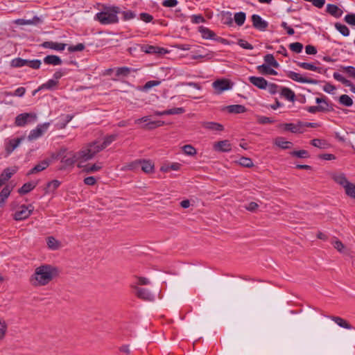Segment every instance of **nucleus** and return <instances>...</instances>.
Returning a JSON list of instances; mask_svg holds the SVG:
<instances>
[{
	"label": "nucleus",
	"instance_id": "nucleus-22",
	"mask_svg": "<svg viewBox=\"0 0 355 355\" xmlns=\"http://www.w3.org/2000/svg\"><path fill=\"white\" fill-rule=\"evenodd\" d=\"M141 166L140 168L142 171L146 173H152L154 172V163L150 160L147 159H140Z\"/></svg>",
	"mask_w": 355,
	"mask_h": 355
},
{
	"label": "nucleus",
	"instance_id": "nucleus-29",
	"mask_svg": "<svg viewBox=\"0 0 355 355\" xmlns=\"http://www.w3.org/2000/svg\"><path fill=\"white\" fill-rule=\"evenodd\" d=\"M199 31L201 33L202 37L207 40H214L216 36V33L208 28L200 26Z\"/></svg>",
	"mask_w": 355,
	"mask_h": 355
},
{
	"label": "nucleus",
	"instance_id": "nucleus-14",
	"mask_svg": "<svg viewBox=\"0 0 355 355\" xmlns=\"http://www.w3.org/2000/svg\"><path fill=\"white\" fill-rule=\"evenodd\" d=\"M202 127L214 132H222L224 130V126L222 124L213 121L202 122Z\"/></svg>",
	"mask_w": 355,
	"mask_h": 355
},
{
	"label": "nucleus",
	"instance_id": "nucleus-32",
	"mask_svg": "<svg viewBox=\"0 0 355 355\" xmlns=\"http://www.w3.org/2000/svg\"><path fill=\"white\" fill-rule=\"evenodd\" d=\"M274 144L282 149H288L291 147L293 144L291 141H286L282 137L275 138Z\"/></svg>",
	"mask_w": 355,
	"mask_h": 355
},
{
	"label": "nucleus",
	"instance_id": "nucleus-64",
	"mask_svg": "<svg viewBox=\"0 0 355 355\" xmlns=\"http://www.w3.org/2000/svg\"><path fill=\"white\" fill-rule=\"evenodd\" d=\"M140 19L144 22L149 23L153 21V17L147 12H141L140 14Z\"/></svg>",
	"mask_w": 355,
	"mask_h": 355
},
{
	"label": "nucleus",
	"instance_id": "nucleus-9",
	"mask_svg": "<svg viewBox=\"0 0 355 355\" xmlns=\"http://www.w3.org/2000/svg\"><path fill=\"white\" fill-rule=\"evenodd\" d=\"M286 76L288 78H291V80L300 83H309V84H313L316 85L319 83L318 80L302 77L300 76V73H297L295 71H288L286 72Z\"/></svg>",
	"mask_w": 355,
	"mask_h": 355
},
{
	"label": "nucleus",
	"instance_id": "nucleus-47",
	"mask_svg": "<svg viewBox=\"0 0 355 355\" xmlns=\"http://www.w3.org/2000/svg\"><path fill=\"white\" fill-rule=\"evenodd\" d=\"M311 144L315 147L319 148H326L328 144L327 142L324 139H313L311 141Z\"/></svg>",
	"mask_w": 355,
	"mask_h": 355
},
{
	"label": "nucleus",
	"instance_id": "nucleus-33",
	"mask_svg": "<svg viewBox=\"0 0 355 355\" xmlns=\"http://www.w3.org/2000/svg\"><path fill=\"white\" fill-rule=\"evenodd\" d=\"M44 63L47 64H52L54 66L60 65L62 64V60L60 57L54 55H47L44 58Z\"/></svg>",
	"mask_w": 355,
	"mask_h": 355
},
{
	"label": "nucleus",
	"instance_id": "nucleus-23",
	"mask_svg": "<svg viewBox=\"0 0 355 355\" xmlns=\"http://www.w3.org/2000/svg\"><path fill=\"white\" fill-rule=\"evenodd\" d=\"M44 48H48L55 51H63L65 49L66 44L63 43H58L51 41L44 42L42 44Z\"/></svg>",
	"mask_w": 355,
	"mask_h": 355
},
{
	"label": "nucleus",
	"instance_id": "nucleus-44",
	"mask_svg": "<svg viewBox=\"0 0 355 355\" xmlns=\"http://www.w3.org/2000/svg\"><path fill=\"white\" fill-rule=\"evenodd\" d=\"M290 155L298 158H309L310 157L309 153L306 150H293L290 153Z\"/></svg>",
	"mask_w": 355,
	"mask_h": 355
},
{
	"label": "nucleus",
	"instance_id": "nucleus-40",
	"mask_svg": "<svg viewBox=\"0 0 355 355\" xmlns=\"http://www.w3.org/2000/svg\"><path fill=\"white\" fill-rule=\"evenodd\" d=\"M264 61L266 62L267 65L271 66L274 68H278L279 67V64L275 59L272 54H266L264 56Z\"/></svg>",
	"mask_w": 355,
	"mask_h": 355
},
{
	"label": "nucleus",
	"instance_id": "nucleus-34",
	"mask_svg": "<svg viewBox=\"0 0 355 355\" xmlns=\"http://www.w3.org/2000/svg\"><path fill=\"white\" fill-rule=\"evenodd\" d=\"M12 188L9 186H6L0 192V207H3L7 198L10 194Z\"/></svg>",
	"mask_w": 355,
	"mask_h": 355
},
{
	"label": "nucleus",
	"instance_id": "nucleus-20",
	"mask_svg": "<svg viewBox=\"0 0 355 355\" xmlns=\"http://www.w3.org/2000/svg\"><path fill=\"white\" fill-rule=\"evenodd\" d=\"M135 290V295L144 300H150L152 298L151 294L148 292L146 288H140L137 286H134Z\"/></svg>",
	"mask_w": 355,
	"mask_h": 355
},
{
	"label": "nucleus",
	"instance_id": "nucleus-31",
	"mask_svg": "<svg viewBox=\"0 0 355 355\" xmlns=\"http://www.w3.org/2000/svg\"><path fill=\"white\" fill-rule=\"evenodd\" d=\"M281 96L291 102H294L295 100V94L294 92L288 87H282Z\"/></svg>",
	"mask_w": 355,
	"mask_h": 355
},
{
	"label": "nucleus",
	"instance_id": "nucleus-45",
	"mask_svg": "<svg viewBox=\"0 0 355 355\" xmlns=\"http://www.w3.org/2000/svg\"><path fill=\"white\" fill-rule=\"evenodd\" d=\"M238 163L239 165L249 168L254 166L252 159L246 157H241L238 161Z\"/></svg>",
	"mask_w": 355,
	"mask_h": 355
},
{
	"label": "nucleus",
	"instance_id": "nucleus-52",
	"mask_svg": "<svg viewBox=\"0 0 355 355\" xmlns=\"http://www.w3.org/2000/svg\"><path fill=\"white\" fill-rule=\"evenodd\" d=\"M289 49L296 53H300L303 49V44L297 42H293L289 44Z\"/></svg>",
	"mask_w": 355,
	"mask_h": 355
},
{
	"label": "nucleus",
	"instance_id": "nucleus-51",
	"mask_svg": "<svg viewBox=\"0 0 355 355\" xmlns=\"http://www.w3.org/2000/svg\"><path fill=\"white\" fill-rule=\"evenodd\" d=\"M181 166H182L181 164L175 162V163H172L171 164H170L166 167L162 166L161 171H164V172H168L171 170L178 171L180 169Z\"/></svg>",
	"mask_w": 355,
	"mask_h": 355
},
{
	"label": "nucleus",
	"instance_id": "nucleus-8",
	"mask_svg": "<svg viewBox=\"0 0 355 355\" xmlns=\"http://www.w3.org/2000/svg\"><path fill=\"white\" fill-rule=\"evenodd\" d=\"M33 211V207L31 205L28 206L21 205L19 210L14 214V219L16 220H22L28 218Z\"/></svg>",
	"mask_w": 355,
	"mask_h": 355
},
{
	"label": "nucleus",
	"instance_id": "nucleus-19",
	"mask_svg": "<svg viewBox=\"0 0 355 355\" xmlns=\"http://www.w3.org/2000/svg\"><path fill=\"white\" fill-rule=\"evenodd\" d=\"M96 19L102 24H109L111 23V9L104 12H100L96 14Z\"/></svg>",
	"mask_w": 355,
	"mask_h": 355
},
{
	"label": "nucleus",
	"instance_id": "nucleus-30",
	"mask_svg": "<svg viewBox=\"0 0 355 355\" xmlns=\"http://www.w3.org/2000/svg\"><path fill=\"white\" fill-rule=\"evenodd\" d=\"M221 17V22L223 24L227 25L229 26H233V18L232 17V13L229 11H222L220 12Z\"/></svg>",
	"mask_w": 355,
	"mask_h": 355
},
{
	"label": "nucleus",
	"instance_id": "nucleus-28",
	"mask_svg": "<svg viewBox=\"0 0 355 355\" xmlns=\"http://www.w3.org/2000/svg\"><path fill=\"white\" fill-rule=\"evenodd\" d=\"M333 76H334V79H336L338 81L341 82L345 86L349 87L350 90L352 92L353 88L355 87V85L350 80L346 79L345 77H343L339 73L334 72Z\"/></svg>",
	"mask_w": 355,
	"mask_h": 355
},
{
	"label": "nucleus",
	"instance_id": "nucleus-59",
	"mask_svg": "<svg viewBox=\"0 0 355 355\" xmlns=\"http://www.w3.org/2000/svg\"><path fill=\"white\" fill-rule=\"evenodd\" d=\"M101 167L102 166L100 164H94L91 166H86L84 168V171L87 173H94L100 170Z\"/></svg>",
	"mask_w": 355,
	"mask_h": 355
},
{
	"label": "nucleus",
	"instance_id": "nucleus-42",
	"mask_svg": "<svg viewBox=\"0 0 355 355\" xmlns=\"http://www.w3.org/2000/svg\"><path fill=\"white\" fill-rule=\"evenodd\" d=\"M246 19V15L244 12H239L235 13L234 19L235 21V23L239 26H241L243 25L245 23Z\"/></svg>",
	"mask_w": 355,
	"mask_h": 355
},
{
	"label": "nucleus",
	"instance_id": "nucleus-35",
	"mask_svg": "<svg viewBox=\"0 0 355 355\" xmlns=\"http://www.w3.org/2000/svg\"><path fill=\"white\" fill-rule=\"evenodd\" d=\"M58 81L55 80H49L46 83L42 84L37 90H35L33 95H35L39 90L42 89H52L57 87Z\"/></svg>",
	"mask_w": 355,
	"mask_h": 355
},
{
	"label": "nucleus",
	"instance_id": "nucleus-58",
	"mask_svg": "<svg viewBox=\"0 0 355 355\" xmlns=\"http://www.w3.org/2000/svg\"><path fill=\"white\" fill-rule=\"evenodd\" d=\"M122 15V18L124 21L130 20L135 17V14L131 10L120 11Z\"/></svg>",
	"mask_w": 355,
	"mask_h": 355
},
{
	"label": "nucleus",
	"instance_id": "nucleus-55",
	"mask_svg": "<svg viewBox=\"0 0 355 355\" xmlns=\"http://www.w3.org/2000/svg\"><path fill=\"white\" fill-rule=\"evenodd\" d=\"M343 71L347 73V75L352 78L355 79V67L353 66H347L341 67Z\"/></svg>",
	"mask_w": 355,
	"mask_h": 355
},
{
	"label": "nucleus",
	"instance_id": "nucleus-2",
	"mask_svg": "<svg viewBox=\"0 0 355 355\" xmlns=\"http://www.w3.org/2000/svg\"><path fill=\"white\" fill-rule=\"evenodd\" d=\"M108 144L109 141L107 140L103 142L99 141H94L85 144L79 151L76 152L78 159V166L79 168H82V163L92 159L98 152L103 150Z\"/></svg>",
	"mask_w": 355,
	"mask_h": 355
},
{
	"label": "nucleus",
	"instance_id": "nucleus-61",
	"mask_svg": "<svg viewBox=\"0 0 355 355\" xmlns=\"http://www.w3.org/2000/svg\"><path fill=\"white\" fill-rule=\"evenodd\" d=\"M344 20L351 26H355V14L350 13L345 15Z\"/></svg>",
	"mask_w": 355,
	"mask_h": 355
},
{
	"label": "nucleus",
	"instance_id": "nucleus-36",
	"mask_svg": "<svg viewBox=\"0 0 355 355\" xmlns=\"http://www.w3.org/2000/svg\"><path fill=\"white\" fill-rule=\"evenodd\" d=\"M333 179L337 184H340L343 188H345L347 184L349 183L344 173L336 175L333 177Z\"/></svg>",
	"mask_w": 355,
	"mask_h": 355
},
{
	"label": "nucleus",
	"instance_id": "nucleus-16",
	"mask_svg": "<svg viewBox=\"0 0 355 355\" xmlns=\"http://www.w3.org/2000/svg\"><path fill=\"white\" fill-rule=\"evenodd\" d=\"M24 139V137H19L17 139H10L6 144V151L8 155L10 154L14 151L20 144V143Z\"/></svg>",
	"mask_w": 355,
	"mask_h": 355
},
{
	"label": "nucleus",
	"instance_id": "nucleus-15",
	"mask_svg": "<svg viewBox=\"0 0 355 355\" xmlns=\"http://www.w3.org/2000/svg\"><path fill=\"white\" fill-rule=\"evenodd\" d=\"M141 49L143 52L148 54H162L166 52L164 48L148 44L143 45Z\"/></svg>",
	"mask_w": 355,
	"mask_h": 355
},
{
	"label": "nucleus",
	"instance_id": "nucleus-27",
	"mask_svg": "<svg viewBox=\"0 0 355 355\" xmlns=\"http://www.w3.org/2000/svg\"><path fill=\"white\" fill-rule=\"evenodd\" d=\"M271 66H268L266 64H263L261 65H259L257 67L259 73L262 75H277V72L270 67Z\"/></svg>",
	"mask_w": 355,
	"mask_h": 355
},
{
	"label": "nucleus",
	"instance_id": "nucleus-25",
	"mask_svg": "<svg viewBox=\"0 0 355 355\" xmlns=\"http://www.w3.org/2000/svg\"><path fill=\"white\" fill-rule=\"evenodd\" d=\"M330 318L336 322L340 327L351 329L353 328L352 325L346 320L339 316H331Z\"/></svg>",
	"mask_w": 355,
	"mask_h": 355
},
{
	"label": "nucleus",
	"instance_id": "nucleus-41",
	"mask_svg": "<svg viewBox=\"0 0 355 355\" xmlns=\"http://www.w3.org/2000/svg\"><path fill=\"white\" fill-rule=\"evenodd\" d=\"M164 124H165V123L163 121H160V120L153 121H149L147 123H146L144 125L143 128L146 129V130H153L156 128L161 127V126L164 125Z\"/></svg>",
	"mask_w": 355,
	"mask_h": 355
},
{
	"label": "nucleus",
	"instance_id": "nucleus-49",
	"mask_svg": "<svg viewBox=\"0 0 355 355\" xmlns=\"http://www.w3.org/2000/svg\"><path fill=\"white\" fill-rule=\"evenodd\" d=\"M182 150L185 155H189V156H193V155H196V153H197L196 149L193 146H191L190 144L184 145L182 147Z\"/></svg>",
	"mask_w": 355,
	"mask_h": 355
},
{
	"label": "nucleus",
	"instance_id": "nucleus-50",
	"mask_svg": "<svg viewBox=\"0 0 355 355\" xmlns=\"http://www.w3.org/2000/svg\"><path fill=\"white\" fill-rule=\"evenodd\" d=\"M295 63L298 67H300L304 69L310 70V71H314V70L315 69V65H314L313 63H309V62H297V61H296Z\"/></svg>",
	"mask_w": 355,
	"mask_h": 355
},
{
	"label": "nucleus",
	"instance_id": "nucleus-60",
	"mask_svg": "<svg viewBox=\"0 0 355 355\" xmlns=\"http://www.w3.org/2000/svg\"><path fill=\"white\" fill-rule=\"evenodd\" d=\"M238 44L245 49L252 50L254 48L251 44H250L249 42L243 39H240L238 40Z\"/></svg>",
	"mask_w": 355,
	"mask_h": 355
},
{
	"label": "nucleus",
	"instance_id": "nucleus-10",
	"mask_svg": "<svg viewBox=\"0 0 355 355\" xmlns=\"http://www.w3.org/2000/svg\"><path fill=\"white\" fill-rule=\"evenodd\" d=\"M253 27L260 31H265L268 27V23L263 20L261 16L254 14L251 17Z\"/></svg>",
	"mask_w": 355,
	"mask_h": 355
},
{
	"label": "nucleus",
	"instance_id": "nucleus-46",
	"mask_svg": "<svg viewBox=\"0 0 355 355\" xmlns=\"http://www.w3.org/2000/svg\"><path fill=\"white\" fill-rule=\"evenodd\" d=\"M344 189L347 196L355 199V184L349 182Z\"/></svg>",
	"mask_w": 355,
	"mask_h": 355
},
{
	"label": "nucleus",
	"instance_id": "nucleus-24",
	"mask_svg": "<svg viewBox=\"0 0 355 355\" xmlns=\"http://www.w3.org/2000/svg\"><path fill=\"white\" fill-rule=\"evenodd\" d=\"M301 123H299V121L296 124L293 123H280L277 127L279 128H283L285 131H289L292 133H297L298 132V128L300 127Z\"/></svg>",
	"mask_w": 355,
	"mask_h": 355
},
{
	"label": "nucleus",
	"instance_id": "nucleus-48",
	"mask_svg": "<svg viewBox=\"0 0 355 355\" xmlns=\"http://www.w3.org/2000/svg\"><path fill=\"white\" fill-rule=\"evenodd\" d=\"M339 103L345 106L349 107L353 105V100L347 94H343L339 97Z\"/></svg>",
	"mask_w": 355,
	"mask_h": 355
},
{
	"label": "nucleus",
	"instance_id": "nucleus-43",
	"mask_svg": "<svg viewBox=\"0 0 355 355\" xmlns=\"http://www.w3.org/2000/svg\"><path fill=\"white\" fill-rule=\"evenodd\" d=\"M335 28L338 30L340 34L343 36L347 37L349 35V29L347 26L342 24L339 22L335 24Z\"/></svg>",
	"mask_w": 355,
	"mask_h": 355
},
{
	"label": "nucleus",
	"instance_id": "nucleus-4",
	"mask_svg": "<svg viewBox=\"0 0 355 355\" xmlns=\"http://www.w3.org/2000/svg\"><path fill=\"white\" fill-rule=\"evenodd\" d=\"M77 157L78 156L76 153H73L72 151L67 153L66 148H62L55 157L60 158V161L64 166H71L76 162L78 164V159Z\"/></svg>",
	"mask_w": 355,
	"mask_h": 355
},
{
	"label": "nucleus",
	"instance_id": "nucleus-12",
	"mask_svg": "<svg viewBox=\"0 0 355 355\" xmlns=\"http://www.w3.org/2000/svg\"><path fill=\"white\" fill-rule=\"evenodd\" d=\"M214 149L218 152H230L232 150V144L230 141L227 139L219 141L214 144Z\"/></svg>",
	"mask_w": 355,
	"mask_h": 355
},
{
	"label": "nucleus",
	"instance_id": "nucleus-3",
	"mask_svg": "<svg viewBox=\"0 0 355 355\" xmlns=\"http://www.w3.org/2000/svg\"><path fill=\"white\" fill-rule=\"evenodd\" d=\"M315 103L318 105L309 106L305 110L311 114L316 112H329L334 110V104L328 100V98L323 96L321 98H316Z\"/></svg>",
	"mask_w": 355,
	"mask_h": 355
},
{
	"label": "nucleus",
	"instance_id": "nucleus-53",
	"mask_svg": "<svg viewBox=\"0 0 355 355\" xmlns=\"http://www.w3.org/2000/svg\"><path fill=\"white\" fill-rule=\"evenodd\" d=\"M141 166V162L140 159H136L133 162H130L127 164L126 168L128 170L131 171H137L140 168Z\"/></svg>",
	"mask_w": 355,
	"mask_h": 355
},
{
	"label": "nucleus",
	"instance_id": "nucleus-21",
	"mask_svg": "<svg viewBox=\"0 0 355 355\" xmlns=\"http://www.w3.org/2000/svg\"><path fill=\"white\" fill-rule=\"evenodd\" d=\"M326 12L336 18L340 17L343 13L342 9L337 5L331 3L327 5Z\"/></svg>",
	"mask_w": 355,
	"mask_h": 355
},
{
	"label": "nucleus",
	"instance_id": "nucleus-7",
	"mask_svg": "<svg viewBox=\"0 0 355 355\" xmlns=\"http://www.w3.org/2000/svg\"><path fill=\"white\" fill-rule=\"evenodd\" d=\"M212 85L216 92L220 94L224 91L232 89L233 83L230 79L221 78L215 80Z\"/></svg>",
	"mask_w": 355,
	"mask_h": 355
},
{
	"label": "nucleus",
	"instance_id": "nucleus-57",
	"mask_svg": "<svg viewBox=\"0 0 355 355\" xmlns=\"http://www.w3.org/2000/svg\"><path fill=\"white\" fill-rule=\"evenodd\" d=\"M8 326L4 320H0V340H3L6 336Z\"/></svg>",
	"mask_w": 355,
	"mask_h": 355
},
{
	"label": "nucleus",
	"instance_id": "nucleus-56",
	"mask_svg": "<svg viewBox=\"0 0 355 355\" xmlns=\"http://www.w3.org/2000/svg\"><path fill=\"white\" fill-rule=\"evenodd\" d=\"M160 83V80H149L143 86V90L148 91L153 87L158 86Z\"/></svg>",
	"mask_w": 355,
	"mask_h": 355
},
{
	"label": "nucleus",
	"instance_id": "nucleus-1",
	"mask_svg": "<svg viewBox=\"0 0 355 355\" xmlns=\"http://www.w3.org/2000/svg\"><path fill=\"white\" fill-rule=\"evenodd\" d=\"M58 275L56 267L50 264H42L36 267L29 277V283L33 287L45 286Z\"/></svg>",
	"mask_w": 355,
	"mask_h": 355
},
{
	"label": "nucleus",
	"instance_id": "nucleus-26",
	"mask_svg": "<svg viewBox=\"0 0 355 355\" xmlns=\"http://www.w3.org/2000/svg\"><path fill=\"white\" fill-rule=\"evenodd\" d=\"M226 110L231 114H241L247 111V108L243 105H231L226 107Z\"/></svg>",
	"mask_w": 355,
	"mask_h": 355
},
{
	"label": "nucleus",
	"instance_id": "nucleus-63",
	"mask_svg": "<svg viewBox=\"0 0 355 355\" xmlns=\"http://www.w3.org/2000/svg\"><path fill=\"white\" fill-rule=\"evenodd\" d=\"M205 21L202 15H193L191 16V22L193 24H200Z\"/></svg>",
	"mask_w": 355,
	"mask_h": 355
},
{
	"label": "nucleus",
	"instance_id": "nucleus-39",
	"mask_svg": "<svg viewBox=\"0 0 355 355\" xmlns=\"http://www.w3.org/2000/svg\"><path fill=\"white\" fill-rule=\"evenodd\" d=\"M37 185L36 182H27L25 183L20 189L18 192L20 194H26L32 191Z\"/></svg>",
	"mask_w": 355,
	"mask_h": 355
},
{
	"label": "nucleus",
	"instance_id": "nucleus-6",
	"mask_svg": "<svg viewBox=\"0 0 355 355\" xmlns=\"http://www.w3.org/2000/svg\"><path fill=\"white\" fill-rule=\"evenodd\" d=\"M36 119L37 115L35 113H22L16 116L15 124L16 126L22 127Z\"/></svg>",
	"mask_w": 355,
	"mask_h": 355
},
{
	"label": "nucleus",
	"instance_id": "nucleus-11",
	"mask_svg": "<svg viewBox=\"0 0 355 355\" xmlns=\"http://www.w3.org/2000/svg\"><path fill=\"white\" fill-rule=\"evenodd\" d=\"M49 125V123H45L42 125H38L35 129L31 130L28 136V140H34L41 137L43 135V133L47 130Z\"/></svg>",
	"mask_w": 355,
	"mask_h": 355
},
{
	"label": "nucleus",
	"instance_id": "nucleus-17",
	"mask_svg": "<svg viewBox=\"0 0 355 355\" xmlns=\"http://www.w3.org/2000/svg\"><path fill=\"white\" fill-rule=\"evenodd\" d=\"M185 112L184 107H173L171 109L166 110L164 111H155L154 115L155 116H163V115H171V114H181Z\"/></svg>",
	"mask_w": 355,
	"mask_h": 355
},
{
	"label": "nucleus",
	"instance_id": "nucleus-5",
	"mask_svg": "<svg viewBox=\"0 0 355 355\" xmlns=\"http://www.w3.org/2000/svg\"><path fill=\"white\" fill-rule=\"evenodd\" d=\"M137 70V69L128 67H116L114 69V78H112V80L123 82L125 78L129 77L132 72H136Z\"/></svg>",
	"mask_w": 355,
	"mask_h": 355
},
{
	"label": "nucleus",
	"instance_id": "nucleus-54",
	"mask_svg": "<svg viewBox=\"0 0 355 355\" xmlns=\"http://www.w3.org/2000/svg\"><path fill=\"white\" fill-rule=\"evenodd\" d=\"M257 122L259 124L264 125V124H267V123H273L275 122V120H274L271 117H268V116H260L257 119Z\"/></svg>",
	"mask_w": 355,
	"mask_h": 355
},
{
	"label": "nucleus",
	"instance_id": "nucleus-13",
	"mask_svg": "<svg viewBox=\"0 0 355 355\" xmlns=\"http://www.w3.org/2000/svg\"><path fill=\"white\" fill-rule=\"evenodd\" d=\"M250 83L260 89H265L268 87V81L263 77L250 76Z\"/></svg>",
	"mask_w": 355,
	"mask_h": 355
},
{
	"label": "nucleus",
	"instance_id": "nucleus-62",
	"mask_svg": "<svg viewBox=\"0 0 355 355\" xmlns=\"http://www.w3.org/2000/svg\"><path fill=\"white\" fill-rule=\"evenodd\" d=\"M60 184V182L57 180H54L48 183L47 188L50 191H55Z\"/></svg>",
	"mask_w": 355,
	"mask_h": 355
},
{
	"label": "nucleus",
	"instance_id": "nucleus-38",
	"mask_svg": "<svg viewBox=\"0 0 355 355\" xmlns=\"http://www.w3.org/2000/svg\"><path fill=\"white\" fill-rule=\"evenodd\" d=\"M48 248L53 250H58L61 247L60 242L56 240L53 236L47 238Z\"/></svg>",
	"mask_w": 355,
	"mask_h": 355
},
{
	"label": "nucleus",
	"instance_id": "nucleus-37",
	"mask_svg": "<svg viewBox=\"0 0 355 355\" xmlns=\"http://www.w3.org/2000/svg\"><path fill=\"white\" fill-rule=\"evenodd\" d=\"M17 172V169L15 168H6L0 175V178L5 182L8 181L12 176Z\"/></svg>",
	"mask_w": 355,
	"mask_h": 355
},
{
	"label": "nucleus",
	"instance_id": "nucleus-18",
	"mask_svg": "<svg viewBox=\"0 0 355 355\" xmlns=\"http://www.w3.org/2000/svg\"><path fill=\"white\" fill-rule=\"evenodd\" d=\"M50 163L51 161L49 159L40 162V163L36 164L31 170H30L28 172L27 175H30L44 171L49 166Z\"/></svg>",
	"mask_w": 355,
	"mask_h": 355
}]
</instances>
